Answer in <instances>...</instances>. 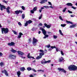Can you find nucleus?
<instances>
[{
    "label": "nucleus",
    "instance_id": "1",
    "mask_svg": "<svg viewBox=\"0 0 77 77\" xmlns=\"http://www.w3.org/2000/svg\"><path fill=\"white\" fill-rule=\"evenodd\" d=\"M0 8L1 10L2 11H3V8L4 9H5L6 10L8 14H10L11 13L10 11H9V9H10V7H8L7 8H6L5 6L3 5H2L1 4H0Z\"/></svg>",
    "mask_w": 77,
    "mask_h": 77
},
{
    "label": "nucleus",
    "instance_id": "2",
    "mask_svg": "<svg viewBox=\"0 0 77 77\" xmlns=\"http://www.w3.org/2000/svg\"><path fill=\"white\" fill-rule=\"evenodd\" d=\"M70 71H75L77 69V67L74 65H71L68 67Z\"/></svg>",
    "mask_w": 77,
    "mask_h": 77
},
{
    "label": "nucleus",
    "instance_id": "3",
    "mask_svg": "<svg viewBox=\"0 0 77 77\" xmlns=\"http://www.w3.org/2000/svg\"><path fill=\"white\" fill-rule=\"evenodd\" d=\"M1 30L2 34H4V33L6 34L9 32V29L8 28H1Z\"/></svg>",
    "mask_w": 77,
    "mask_h": 77
},
{
    "label": "nucleus",
    "instance_id": "4",
    "mask_svg": "<svg viewBox=\"0 0 77 77\" xmlns=\"http://www.w3.org/2000/svg\"><path fill=\"white\" fill-rule=\"evenodd\" d=\"M37 42H38V40L35 38L34 37H33V39L32 44L34 46L36 45V44H37L36 43Z\"/></svg>",
    "mask_w": 77,
    "mask_h": 77
},
{
    "label": "nucleus",
    "instance_id": "5",
    "mask_svg": "<svg viewBox=\"0 0 77 77\" xmlns=\"http://www.w3.org/2000/svg\"><path fill=\"white\" fill-rule=\"evenodd\" d=\"M45 26H44L43 27V28H45V27L48 28V29H50L51 27V26L52 25L51 24H50L49 25H48L47 23H45L44 24Z\"/></svg>",
    "mask_w": 77,
    "mask_h": 77
},
{
    "label": "nucleus",
    "instance_id": "6",
    "mask_svg": "<svg viewBox=\"0 0 77 77\" xmlns=\"http://www.w3.org/2000/svg\"><path fill=\"white\" fill-rule=\"evenodd\" d=\"M9 58L10 59H16V56L12 54L10 55L9 56Z\"/></svg>",
    "mask_w": 77,
    "mask_h": 77
},
{
    "label": "nucleus",
    "instance_id": "7",
    "mask_svg": "<svg viewBox=\"0 0 77 77\" xmlns=\"http://www.w3.org/2000/svg\"><path fill=\"white\" fill-rule=\"evenodd\" d=\"M40 30H42L43 34L44 35H45L46 34H47V32L45 29H43V28H42V27L40 28Z\"/></svg>",
    "mask_w": 77,
    "mask_h": 77
},
{
    "label": "nucleus",
    "instance_id": "8",
    "mask_svg": "<svg viewBox=\"0 0 77 77\" xmlns=\"http://www.w3.org/2000/svg\"><path fill=\"white\" fill-rule=\"evenodd\" d=\"M58 70L59 71H61V72H64V73H66V71L65 70H64L63 69L61 68H58Z\"/></svg>",
    "mask_w": 77,
    "mask_h": 77
},
{
    "label": "nucleus",
    "instance_id": "9",
    "mask_svg": "<svg viewBox=\"0 0 77 77\" xmlns=\"http://www.w3.org/2000/svg\"><path fill=\"white\" fill-rule=\"evenodd\" d=\"M15 43L14 42H11L8 43V45L9 46H14Z\"/></svg>",
    "mask_w": 77,
    "mask_h": 77
},
{
    "label": "nucleus",
    "instance_id": "10",
    "mask_svg": "<svg viewBox=\"0 0 77 77\" xmlns=\"http://www.w3.org/2000/svg\"><path fill=\"white\" fill-rule=\"evenodd\" d=\"M2 73H4L7 76H8V72L6 70H4L2 71Z\"/></svg>",
    "mask_w": 77,
    "mask_h": 77
},
{
    "label": "nucleus",
    "instance_id": "11",
    "mask_svg": "<svg viewBox=\"0 0 77 77\" xmlns=\"http://www.w3.org/2000/svg\"><path fill=\"white\" fill-rule=\"evenodd\" d=\"M17 53L18 54H20L21 55H24V53L20 51H17Z\"/></svg>",
    "mask_w": 77,
    "mask_h": 77
},
{
    "label": "nucleus",
    "instance_id": "12",
    "mask_svg": "<svg viewBox=\"0 0 77 77\" xmlns=\"http://www.w3.org/2000/svg\"><path fill=\"white\" fill-rule=\"evenodd\" d=\"M30 53L28 54L27 56L28 58H29V59H31V58H32V59H35V58H34L33 57H32V56H30Z\"/></svg>",
    "mask_w": 77,
    "mask_h": 77
},
{
    "label": "nucleus",
    "instance_id": "13",
    "mask_svg": "<svg viewBox=\"0 0 77 77\" xmlns=\"http://www.w3.org/2000/svg\"><path fill=\"white\" fill-rule=\"evenodd\" d=\"M19 35H18V36L17 37V38H21V36H23V34L21 32H20Z\"/></svg>",
    "mask_w": 77,
    "mask_h": 77
},
{
    "label": "nucleus",
    "instance_id": "14",
    "mask_svg": "<svg viewBox=\"0 0 77 77\" xmlns=\"http://www.w3.org/2000/svg\"><path fill=\"white\" fill-rule=\"evenodd\" d=\"M47 2V0H41L40 3L41 4H43V3H45Z\"/></svg>",
    "mask_w": 77,
    "mask_h": 77
},
{
    "label": "nucleus",
    "instance_id": "15",
    "mask_svg": "<svg viewBox=\"0 0 77 77\" xmlns=\"http://www.w3.org/2000/svg\"><path fill=\"white\" fill-rule=\"evenodd\" d=\"M11 51L12 53H17V51L16 50H15L13 49V48H11Z\"/></svg>",
    "mask_w": 77,
    "mask_h": 77
},
{
    "label": "nucleus",
    "instance_id": "16",
    "mask_svg": "<svg viewBox=\"0 0 77 77\" xmlns=\"http://www.w3.org/2000/svg\"><path fill=\"white\" fill-rule=\"evenodd\" d=\"M59 62H62L63 60H64V59L63 57H61L59 59Z\"/></svg>",
    "mask_w": 77,
    "mask_h": 77
},
{
    "label": "nucleus",
    "instance_id": "17",
    "mask_svg": "<svg viewBox=\"0 0 77 77\" xmlns=\"http://www.w3.org/2000/svg\"><path fill=\"white\" fill-rule=\"evenodd\" d=\"M41 63L42 64H45V63H46V61H45V59H44V60L41 61Z\"/></svg>",
    "mask_w": 77,
    "mask_h": 77
},
{
    "label": "nucleus",
    "instance_id": "18",
    "mask_svg": "<svg viewBox=\"0 0 77 77\" xmlns=\"http://www.w3.org/2000/svg\"><path fill=\"white\" fill-rule=\"evenodd\" d=\"M76 26V24H75L72 25L70 26V28H71V29H72V28H74V27H75Z\"/></svg>",
    "mask_w": 77,
    "mask_h": 77
},
{
    "label": "nucleus",
    "instance_id": "19",
    "mask_svg": "<svg viewBox=\"0 0 77 77\" xmlns=\"http://www.w3.org/2000/svg\"><path fill=\"white\" fill-rule=\"evenodd\" d=\"M67 6H72V4L71 3H68L66 4Z\"/></svg>",
    "mask_w": 77,
    "mask_h": 77
},
{
    "label": "nucleus",
    "instance_id": "20",
    "mask_svg": "<svg viewBox=\"0 0 77 77\" xmlns=\"http://www.w3.org/2000/svg\"><path fill=\"white\" fill-rule=\"evenodd\" d=\"M51 48H50L49 49V50H52V49H53V48H56V47L55 46H51Z\"/></svg>",
    "mask_w": 77,
    "mask_h": 77
},
{
    "label": "nucleus",
    "instance_id": "21",
    "mask_svg": "<svg viewBox=\"0 0 77 77\" xmlns=\"http://www.w3.org/2000/svg\"><path fill=\"white\" fill-rule=\"evenodd\" d=\"M59 32L60 34L62 36H63V33H62V31L60 30V29L59 30Z\"/></svg>",
    "mask_w": 77,
    "mask_h": 77
},
{
    "label": "nucleus",
    "instance_id": "22",
    "mask_svg": "<svg viewBox=\"0 0 77 77\" xmlns=\"http://www.w3.org/2000/svg\"><path fill=\"white\" fill-rule=\"evenodd\" d=\"M14 13H15V14H16V15H17V14H20V10L19 11H14Z\"/></svg>",
    "mask_w": 77,
    "mask_h": 77
},
{
    "label": "nucleus",
    "instance_id": "23",
    "mask_svg": "<svg viewBox=\"0 0 77 77\" xmlns=\"http://www.w3.org/2000/svg\"><path fill=\"white\" fill-rule=\"evenodd\" d=\"M20 70L22 71H24L25 70V68L24 67H21L20 68Z\"/></svg>",
    "mask_w": 77,
    "mask_h": 77
},
{
    "label": "nucleus",
    "instance_id": "24",
    "mask_svg": "<svg viewBox=\"0 0 77 77\" xmlns=\"http://www.w3.org/2000/svg\"><path fill=\"white\" fill-rule=\"evenodd\" d=\"M17 74L18 76V77H20V75H21V72L20 71H18L17 72Z\"/></svg>",
    "mask_w": 77,
    "mask_h": 77
},
{
    "label": "nucleus",
    "instance_id": "25",
    "mask_svg": "<svg viewBox=\"0 0 77 77\" xmlns=\"http://www.w3.org/2000/svg\"><path fill=\"white\" fill-rule=\"evenodd\" d=\"M41 58H42V57H41L40 55H39L36 57V59L39 60L40 59H41Z\"/></svg>",
    "mask_w": 77,
    "mask_h": 77
},
{
    "label": "nucleus",
    "instance_id": "26",
    "mask_svg": "<svg viewBox=\"0 0 77 77\" xmlns=\"http://www.w3.org/2000/svg\"><path fill=\"white\" fill-rule=\"evenodd\" d=\"M44 53H39V56H40L42 57V56H44Z\"/></svg>",
    "mask_w": 77,
    "mask_h": 77
},
{
    "label": "nucleus",
    "instance_id": "27",
    "mask_svg": "<svg viewBox=\"0 0 77 77\" xmlns=\"http://www.w3.org/2000/svg\"><path fill=\"white\" fill-rule=\"evenodd\" d=\"M5 65V63L3 62H1L0 63V65L1 66H4Z\"/></svg>",
    "mask_w": 77,
    "mask_h": 77
},
{
    "label": "nucleus",
    "instance_id": "28",
    "mask_svg": "<svg viewBox=\"0 0 77 77\" xmlns=\"http://www.w3.org/2000/svg\"><path fill=\"white\" fill-rule=\"evenodd\" d=\"M66 22L67 23H68L69 24H73V23H72V22L70 21H68V20H67L66 21Z\"/></svg>",
    "mask_w": 77,
    "mask_h": 77
},
{
    "label": "nucleus",
    "instance_id": "29",
    "mask_svg": "<svg viewBox=\"0 0 77 77\" xmlns=\"http://www.w3.org/2000/svg\"><path fill=\"white\" fill-rule=\"evenodd\" d=\"M12 32H13L14 34V35H17V32L15 31V30H12Z\"/></svg>",
    "mask_w": 77,
    "mask_h": 77
},
{
    "label": "nucleus",
    "instance_id": "30",
    "mask_svg": "<svg viewBox=\"0 0 77 77\" xmlns=\"http://www.w3.org/2000/svg\"><path fill=\"white\" fill-rule=\"evenodd\" d=\"M28 24H30V23H32V21L29 20L28 21H27Z\"/></svg>",
    "mask_w": 77,
    "mask_h": 77
},
{
    "label": "nucleus",
    "instance_id": "31",
    "mask_svg": "<svg viewBox=\"0 0 77 77\" xmlns=\"http://www.w3.org/2000/svg\"><path fill=\"white\" fill-rule=\"evenodd\" d=\"M45 36L43 37L44 39H45L46 38H48V35H45Z\"/></svg>",
    "mask_w": 77,
    "mask_h": 77
},
{
    "label": "nucleus",
    "instance_id": "32",
    "mask_svg": "<svg viewBox=\"0 0 77 77\" xmlns=\"http://www.w3.org/2000/svg\"><path fill=\"white\" fill-rule=\"evenodd\" d=\"M53 38L54 39H57V36L56 35H54Z\"/></svg>",
    "mask_w": 77,
    "mask_h": 77
},
{
    "label": "nucleus",
    "instance_id": "33",
    "mask_svg": "<svg viewBox=\"0 0 77 77\" xmlns=\"http://www.w3.org/2000/svg\"><path fill=\"white\" fill-rule=\"evenodd\" d=\"M32 68L31 67H28L27 68V70L28 71H30V70H32Z\"/></svg>",
    "mask_w": 77,
    "mask_h": 77
},
{
    "label": "nucleus",
    "instance_id": "34",
    "mask_svg": "<svg viewBox=\"0 0 77 77\" xmlns=\"http://www.w3.org/2000/svg\"><path fill=\"white\" fill-rule=\"evenodd\" d=\"M37 9V7H35L33 8V10L34 11H36Z\"/></svg>",
    "mask_w": 77,
    "mask_h": 77
},
{
    "label": "nucleus",
    "instance_id": "35",
    "mask_svg": "<svg viewBox=\"0 0 77 77\" xmlns=\"http://www.w3.org/2000/svg\"><path fill=\"white\" fill-rule=\"evenodd\" d=\"M60 53L62 56H64V54L63 53V51H60Z\"/></svg>",
    "mask_w": 77,
    "mask_h": 77
},
{
    "label": "nucleus",
    "instance_id": "36",
    "mask_svg": "<svg viewBox=\"0 0 77 77\" xmlns=\"http://www.w3.org/2000/svg\"><path fill=\"white\" fill-rule=\"evenodd\" d=\"M66 25L65 24H61V27H64L66 26Z\"/></svg>",
    "mask_w": 77,
    "mask_h": 77
},
{
    "label": "nucleus",
    "instance_id": "37",
    "mask_svg": "<svg viewBox=\"0 0 77 77\" xmlns=\"http://www.w3.org/2000/svg\"><path fill=\"white\" fill-rule=\"evenodd\" d=\"M22 18H23V19H24V17H25V15H24V14H23L22 15Z\"/></svg>",
    "mask_w": 77,
    "mask_h": 77
},
{
    "label": "nucleus",
    "instance_id": "38",
    "mask_svg": "<svg viewBox=\"0 0 77 77\" xmlns=\"http://www.w3.org/2000/svg\"><path fill=\"white\" fill-rule=\"evenodd\" d=\"M30 12L31 14H34V12H35V11L33 10H31Z\"/></svg>",
    "mask_w": 77,
    "mask_h": 77
},
{
    "label": "nucleus",
    "instance_id": "39",
    "mask_svg": "<svg viewBox=\"0 0 77 77\" xmlns=\"http://www.w3.org/2000/svg\"><path fill=\"white\" fill-rule=\"evenodd\" d=\"M59 18L62 21H63V19H62V17L61 16H59Z\"/></svg>",
    "mask_w": 77,
    "mask_h": 77
},
{
    "label": "nucleus",
    "instance_id": "40",
    "mask_svg": "<svg viewBox=\"0 0 77 77\" xmlns=\"http://www.w3.org/2000/svg\"><path fill=\"white\" fill-rule=\"evenodd\" d=\"M40 52H41V53H44V51L42 50H39Z\"/></svg>",
    "mask_w": 77,
    "mask_h": 77
},
{
    "label": "nucleus",
    "instance_id": "41",
    "mask_svg": "<svg viewBox=\"0 0 77 77\" xmlns=\"http://www.w3.org/2000/svg\"><path fill=\"white\" fill-rule=\"evenodd\" d=\"M20 57H21L22 59H24L26 58V57H23V56L22 55L20 56Z\"/></svg>",
    "mask_w": 77,
    "mask_h": 77
},
{
    "label": "nucleus",
    "instance_id": "42",
    "mask_svg": "<svg viewBox=\"0 0 77 77\" xmlns=\"http://www.w3.org/2000/svg\"><path fill=\"white\" fill-rule=\"evenodd\" d=\"M21 8L23 10H25V7H24V6H22Z\"/></svg>",
    "mask_w": 77,
    "mask_h": 77
},
{
    "label": "nucleus",
    "instance_id": "43",
    "mask_svg": "<svg viewBox=\"0 0 77 77\" xmlns=\"http://www.w3.org/2000/svg\"><path fill=\"white\" fill-rule=\"evenodd\" d=\"M66 8H65L63 10V12H65V11H66Z\"/></svg>",
    "mask_w": 77,
    "mask_h": 77
},
{
    "label": "nucleus",
    "instance_id": "44",
    "mask_svg": "<svg viewBox=\"0 0 77 77\" xmlns=\"http://www.w3.org/2000/svg\"><path fill=\"white\" fill-rule=\"evenodd\" d=\"M44 8H45L46 9H48L49 8V6H44Z\"/></svg>",
    "mask_w": 77,
    "mask_h": 77
},
{
    "label": "nucleus",
    "instance_id": "45",
    "mask_svg": "<svg viewBox=\"0 0 77 77\" xmlns=\"http://www.w3.org/2000/svg\"><path fill=\"white\" fill-rule=\"evenodd\" d=\"M51 61L50 60H48V61H46V63H50L51 62Z\"/></svg>",
    "mask_w": 77,
    "mask_h": 77
},
{
    "label": "nucleus",
    "instance_id": "46",
    "mask_svg": "<svg viewBox=\"0 0 77 77\" xmlns=\"http://www.w3.org/2000/svg\"><path fill=\"white\" fill-rule=\"evenodd\" d=\"M2 2H3V3H7L8 2V1H6L5 0L2 1Z\"/></svg>",
    "mask_w": 77,
    "mask_h": 77
},
{
    "label": "nucleus",
    "instance_id": "47",
    "mask_svg": "<svg viewBox=\"0 0 77 77\" xmlns=\"http://www.w3.org/2000/svg\"><path fill=\"white\" fill-rule=\"evenodd\" d=\"M68 12H69V14H72V12L69 10H68Z\"/></svg>",
    "mask_w": 77,
    "mask_h": 77
},
{
    "label": "nucleus",
    "instance_id": "48",
    "mask_svg": "<svg viewBox=\"0 0 77 77\" xmlns=\"http://www.w3.org/2000/svg\"><path fill=\"white\" fill-rule=\"evenodd\" d=\"M3 54L1 52H0V57H2V56H3Z\"/></svg>",
    "mask_w": 77,
    "mask_h": 77
},
{
    "label": "nucleus",
    "instance_id": "49",
    "mask_svg": "<svg viewBox=\"0 0 77 77\" xmlns=\"http://www.w3.org/2000/svg\"><path fill=\"white\" fill-rule=\"evenodd\" d=\"M32 70L34 72H36V70L35 69H32Z\"/></svg>",
    "mask_w": 77,
    "mask_h": 77
},
{
    "label": "nucleus",
    "instance_id": "50",
    "mask_svg": "<svg viewBox=\"0 0 77 77\" xmlns=\"http://www.w3.org/2000/svg\"><path fill=\"white\" fill-rule=\"evenodd\" d=\"M56 51L57 52V51H59V48H56Z\"/></svg>",
    "mask_w": 77,
    "mask_h": 77
},
{
    "label": "nucleus",
    "instance_id": "51",
    "mask_svg": "<svg viewBox=\"0 0 77 77\" xmlns=\"http://www.w3.org/2000/svg\"><path fill=\"white\" fill-rule=\"evenodd\" d=\"M28 25V23L27 22H26V23L25 24V26H27Z\"/></svg>",
    "mask_w": 77,
    "mask_h": 77
},
{
    "label": "nucleus",
    "instance_id": "52",
    "mask_svg": "<svg viewBox=\"0 0 77 77\" xmlns=\"http://www.w3.org/2000/svg\"><path fill=\"white\" fill-rule=\"evenodd\" d=\"M42 18V15H41L40 16L38 17L39 20H41Z\"/></svg>",
    "mask_w": 77,
    "mask_h": 77
},
{
    "label": "nucleus",
    "instance_id": "53",
    "mask_svg": "<svg viewBox=\"0 0 77 77\" xmlns=\"http://www.w3.org/2000/svg\"><path fill=\"white\" fill-rule=\"evenodd\" d=\"M18 25H19V26H21L22 25L21 23H20V22H19L18 23Z\"/></svg>",
    "mask_w": 77,
    "mask_h": 77
},
{
    "label": "nucleus",
    "instance_id": "54",
    "mask_svg": "<svg viewBox=\"0 0 77 77\" xmlns=\"http://www.w3.org/2000/svg\"><path fill=\"white\" fill-rule=\"evenodd\" d=\"M45 47H47V48H50V45H47Z\"/></svg>",
    "mask_w": 77,
    "mask_h": 77
},
{
    "label": "nucleus",
    "instance_id": "55",
    "mask_svg": "<svg viewBox=\"0 0 77 77\" xmlns=\"http://www.w3.org/2000/svg\"><path fill=\"white\" fill-rule=\"evenodd\" d=\"M72 8L73 9H76V7H74L73 6H72Z\"/></svg>",
    "mask_w": 77,
    "mask_h": 77
},
{
    "label": "nucleus",
    "instance_id": "56",
    "mask_svg": "<svg viewBox=\"0 0 77 77\" xmlns=\"http://www.w3.org/2000/svg\"><path fill=\"white\" fill-rule=\"evenodd\" d=\"M48 3H49V4L50 5H51V6H52V4H51V2H48Z\"/></svg>",
    "mask_w": 77,
    "mask_h": 77
},
{
    "label": "nucleus",
    "instance_id": "57",
    "mask_svg": "<svg viewBox=\"0 0 77 77\" xmlns=\"http://www.w3.org/2000/svg\"><path fill=\"white\" fill-rule=\"evenodd\" d=\"M39 25L40 26H42V23H40L39 24Z\"/></svg>",
    "mask_w": 77,
    "mask_h": 77
},
{
    "label": "nucleus",
    "instance_id": "58",
    "mask_svg": "<svg viewBox=\"0 0 77 77\" xmlns=\"http://www.w3.org/2000/svg\"><path fill=\"white\" fill-rule=\"evenodd\" d=\"M29 77H33V75H32V74H30L29 75Z\"/></svg>",
    "mask_w": 77,
    "mask_h": 77
},
{
    "label": "nucleus",
    "instance_id": "59",
    "mask_svg": "<svg viewBox=\"0 0 77 77\" xmlns=\"http://www.w3.org/2000/svg\"><path fill=\"white\" fill-rule=\"evenodd\" d=\"M49 8H51L52 9H53V7L52 6H51L49 7Z\"/></svg>",
    "mask_w": 77,
    "mask_h": 77
},
{
    "label": "nucleus",
    "instance_id": "60",
    "mask_svg": "<svg viewBox=\"0 0 77 77\" xmlns=\"http://www.w3.org/2000/svg\"><path fill=\"white\" fill-rule=\"evenodd\" d=\"M31 41H32V40H31V38L29 39V42H31Z\"/></svg>",
    "mask_w": 77,
    "mask_h": 77
},
{
    "label": "nucleus",
    "instance_id": "61",
    "mask_svg": "<svg viewBox=\"0 0 77 77\" xmlns=\"http://www.w3.org/2000/svg\"><path fill=\"white\" fill-rule=\"evenodd\" d=\"M70 16L71 17H74V15H71Z\"/></svg>",
    "mask_w": 77,
    "mask_h": 77
},
{
    "label": "nucleus",
    "instance_id": "62",
    "mask_svg": "<svg viewBox=\"0 0 77 77\" xmlns=\"http://www.w3.org/2000/svg\"><path fill=\"white\" fill-rule=\"evenodd\" d=\"M37 71H38V72H41V69L38 70H37Z\"/></svg>",
    "mask_w": 77,
    "mask_h": 77
},
{
    "label": "nucleus",
    "instance_id": "63",
    "mask_svg": "<svg viewBox=\"0 0 77 77\" xmlns=\"http://www.w3.org/2000/svg\"><path fill=\"white\" fill-rule=\"evenodd\" d=\"M32 31H34V30H35V28H33L32 29Z\"/></svg>",
    "mask_w": 77,
    "mask_h": 77
},
{
    "label": "nucleus",
    "instance_id": "64",
    "mask_svg": "<svg viewBox=\"0 0 77 77\" xmlns=\"http://www.w3.org/2000/svg\"><path fill=\"white\" fill-rule=\"evenodd\" d=\"M75 37H77V33H76L75 35Z\"/></svg>",
    "mask_w": 77,
    "mask_h": 77
}]
</instances>
